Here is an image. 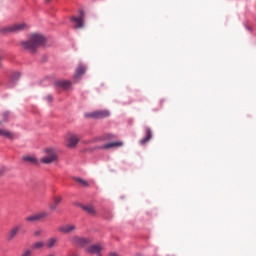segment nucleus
Listing matches in <instances>:
<instances>
[{"label":"nucleus","mask_w":256,"mask_h":256,"mask_svg":"<svg viewBox=\"0 0 256 256\" xmlns=\"http://www.w3.org/2000/svg\"><path fill=\"white\" fill-rule=\"evenodd\" d=\"M85 71H87L85 66H83V65L78 66V68L76 69L75 75H74L75 79H79V77H81V75H85Z\"/></svg>","instance_id":"18"},{"label":"nucleus","mask_w":256,"mask_h":256,"mask_svg":"<svg viewBox=\"0 0 256 256\" xmlns=\"http://www.w3.org/2000/svg\"><path fill=\"white\" fill-rule=\"evenodd\" d=\"M20 256H33V250L31 249H26L22 252Z\"/></svg>","instance_id":"24"},{"label":"nucleus","mask_w":256,"mask_h":256,"mask_svg":"<svg viewBox=\"0 0 256 256\" xmlns=\"http://www.w3.org/2000/svg\"><path fill=\"white\" fill-rule=\"evenodd\" d=\"M75 181L76 183L82 185V187H89V182H87L86 180H83L81 178H75Z\"/></svg>","instance_id":"23"},{"label":"nucleus","mask_w":256,"mask_h":256,"mask_svg":"<svg viewBox=\"0 0 256 256\" xmlns=\"http://www.w3.org/2000/svg\"><path fill=\"white\" fill-rule=\"evenodd\" d=\"M57 241H58V239L55 237L49 238L47 240L46 247L48 249H53V247H55V245H57Z\"/></svg>","instance_id":"19"},{"label":"nucleus","mask_w":256,"mask_h":256,"mask_svg":"<svg viewBox=\"0 0 256 256\" xmlns=\"http://www.w3.org/2000/svg\"><path fill=\"white\" fill-rule=\"evenodd\" d=\"M1 60H2V58L0 56V69H3V64L1 63Z\"/></svg>","instance_id":"29"},{"label":"nucleus","mask_w":256,"mask_h":256,"mask_svg":"<svg viewBox=\"0 0 256 256\" xmlns=\"http://www.w3.org/2000/svg\"><path fill=\"white\" fill-rule=\"evenodd\" d=\"M43 247H45V242L43 241H38V242H35L33 245H32V249H43Z\"/></svg>","instance_id":"22"},{"label":"nucleus","mask_w":256,"mask_h":256,"mask_svg":"<svg viewBox=\"0 0 256 256\" xmlns=\"http://www.w3.org/2000/svg\"><path fill=\"white\" fill-rule=\"evenodd\" d=\"M45 43H47L45 36L39 33H34L30 35L28 40L22 41L20 45L26 51H29V53L35 54L37 53V49H39V47H43Z\"/></svg>","instance_id":"1"},{"label":"nucleus","mask_w":256,"mask_h":256,"mask_svg":"<svg viewBox=\"0 0 256 256\" xmlns=\"http://www.w3.org/2000/svg\"><path fill=\"white\" fill-rule=\"evenodd\" d=\"M21 78V73L20 72H14L11 74L10 79L7 83L8 87L11 89V87H15L17 84V81Z\"/></svg>","instance_id":"11"},{"label":"nucleus","mask_w":256,"mask_h":256,"mask_svg":"<svg viewBox=\"0 0 256 256\" xmlns=\"http://www.w3.org/2000/svg\"><path fill=\"white\" fill-rule=\"evenodd\" d=\"M101 251H103V246L101 244L91 245L87 248V253H91L93 255H101Z\"/></svg>","instance_id":"12"},{"label":"nucleus","mask_w":256,"mask_h":256,"mask_svg":"<svg viewBox=\"0 0 256 256\" xmlns=\"http://www.w3.org/2000/svg\"><path fill=\"white\" fill-rule=\"evenodd\" d=\"M116 137L117 136H115V135H111V134L108 135V139H116Z\"/></svg>","instance_id":"28"},{"label":"nucleus","mask_w":256,"mask_h":256,"mask_svg":"<svg viewBox=\"0 0 256 256\" xmlns=\"http://www.w3.org/2000/svg\"><path fill=\"white\" fill-rule=\"evenodd\" d=\"M46 101H48V103H51V101H53V96H51L50 94L46 96Z\"/></svg>","instance_id":"26"},{"label":"nucleus","mask_w":256,"mask_h":256,"mask_svg":"<svg viewBox=\"0 0 256 256\" xmlns=\"http://www.w3.org/2000/svg\"><path fill=\"white\" fill-rule=\"evenodd\" d=\"M57 85L62 87V89H69L71 87V82L67 80L58 81Z\"/></svg>","instance_id":"21"},{"label":"nucleus","mask_w":256,"mask_h":256,"mask_svg":"<svg viewBox=\"0 0 256 256\" xmlns=\"http://www.w3.org/2000/svg\"><path fill=\"white\" fill-rule=\"evenodd\" d=\"M83 211H86L88 215H97V211L95 210V207L91 205H83L82 206Z\"/></svg>","instance_id":"17"},{"label":"nucleus","mask_w":256,"mask_h":256,"mask_svg":"<svg viewBox=\"0 0 256 256\" xmlns=\"http://www.w3.org/2000/svg\"><path fill=\"white\" fill-rule=\"evenodd\" d=\"M111 113L108 110H97L92 113L85 114V117H90L92 119H105L109 117Z\"/></svg>","instance_id":"6"},{"label":"nucleus","mask_w":256,"mask_h":256,"mask_svg":"<svg viewBox=\"0 0 256 256\" xmlns=\"http://www.w3.org/2000/svg\"><path fill=\"white\" fill-rule=\"evenodd\" d=\"M47 217H49V213L46 211H42L26 217L25 221H27L28 223H39V221H43V219H47Z\"/></svg>","instance_id":"4"},{"label":"nucleus","mask_w":256,"mask_h":256,"mask_svg":"<svg viewBox=\"0 0 256 256\" xmlns=\"http://www.w3.org/2000/svg\"><path fill=\"white\" fill-rule=\"evenodd\" d=\"M58 231L59 233L69 235V233H75V231H77V226L75 224H65L58 227Z\"/></svg>","instance_id":"7"},{"label":"nucleus","mask_w":256,"mask_h":256,"mask_svg":"<svg viewBox=\"0 0 256 256\" xmlns=\"http://www.w3.org/2000/svg\"><path fill=\"white\" fill-rule=\"evenodd\" d=\"M79 136L75 134H70L66 140V147L69 149H73L77 147V143H79Z\"/></svg>","instance_id":"9"},{"label":"nucleus","mask_w":256,"mask_h":256,"mask_svg":"<svg viewBox=\"0 0 256 256\" xmlns=\"http://www.w3.org/2000/svg\"><path fill=\"white\" fill-rule=\"evenodd\" d=\"M70 241L76 247H86V245H89L91 243V240L79 236H72L70 238Z\"/></svg>","instance_id":"5"},{"label":"nucleus","mask_w":256,"mask_h":256,"mask_svg":"<svg viewBox=\"0 0 256 256\" xmlns=\"http://www.w3.org/2000/svg\"><path fill=\"white\" fill-rule=\"evenodd\" d=\"M21 229H23V224L14 225L11 228V230L8 232L7 239L9 241H13V239H15V237H17V234L19 233V231H21Z\"/></svg>","instance_id":"8"},{"label":"nucleus","mask_w":256,"mask_h":256,"mask_svg":"<svg viewBox=\"0 0 256 256\" xmlns=\"http://www.w3.org/2000/svg\"><path fill=\"white\" fill-rule=\"evenodd\" d=\"M59 161V156L54 148L44 149V156L40 159V163L43 165H51L52 163H57Z\"/></svg>","instance_id":"2"},{"label":"nucleus","mask_w":256,"mask_h":256,"mask_svg":"<svg viewBox=\"0 0 256 256\" xmlns=\"http://www.w3.org/2000/svg\"><path fill=\"white\" fill-rule=\"evenodd\" d=\"M23 161H25L26 163H30L31 165H37L38 163L37 158L33 156H24Z\"/></svg>","instance_id":"20"},{"label":"nucleus","mask_w":256,"mask_h":256,"mask_svg":"<svg viewBox=\"0 0 256 256\" xmlns=\"http://www.w3.org/2000/svg\"><path fill=\"white\" fill-rule=\"evenodd\" d=\"M29 25L25 22L15 23L2 29L3 33H21L27 31Z\"/></svg>","instance_id":"3"},{"label":"nucleus","mask_w":256,"mask_h":256,"mask_svg":"<svg viewBox=\"0 0 256 256\" xmlns=\"http://www.w3.org/2000/svg\"><path fill=\"white\" fill-rule=\"evenodd\" d=\"M83 19H85V13L83 10H80L79 17H72L73 23H75V29L83 28Z\"/></svg>","instance_id":"10"},{"label":"nucleus","mask_w":256,"mask_h":256,"mask_svg":"<svg viewBox=\"0 0 256 256\" xmlns=\"http://www.w3.org/2000/svg\"><path fill=\"white\" fill-rule=\"evenodd\" d=\"M113 147H123V142H110L100 147V149H113Z\"/></svg>","instance_id":"16"},{"label":"nucleus","mask_w":256,"mask_h":256,"mask_svg":"<svg viewBox=\"0 0 256 256\" xmlns=\"http://www.w3.org/2000/svg\"><path fill=\"white\" fill-rule=\"evenodd\" d=\"M34 235H35L36 237H39V235H41V230L35 231V232H34Z\"/></svg>","instance_id":"27"},{"label":"nucleus","mask_w":256,"mask_h":256,"mask_svg":"<svg viewBox=\"0 0 256 256\" xmlns=\"http://www.w3.org/2000/svg\"><path fill=\"white\" fill-rule=\"evenodd\" d=\"M5 173H7V168H5V167L0 168V177H3V175H5Z\"/></svg>","instance_id":"25"},{"label":"nucleus","mask_w":256,"mask_h":256,"mask_svg":"<svg viewBox=\"0 0 256 256\" xmlns=\"http://www.w3.org/2000/svg\"><path fill=\"white\" fill-rule=\"evenodd\" d=\"M47 1V3H49V1H51V0H46Z\"/></svg>","instance_id":"30"},{"label":"nucleus","mask_w":256,"mask_h":256,"mask_svg":"<svg viewBox=\"0 0 256 256\" xmlns=\"http://www.w3.org/2000/svg\"><path fill=\"white\" fill-rule=\"evenodd\" d=\"M0 137H4V139H15V133L11 132L10 130H7L5 128H0Z\"/></svg>","instance_id":"13"},{"label":"nucleus","mask_w":256,"mask_h":256,"mask_svg":"<svg viewBox=\"0 0 256 256\" xmlns=\"http://www.w3.org/2000/svg\"><path fill=\"white\" fill-rule=\"evenodd\" d=\"M63 201V198L61 196H55L53 198V203L49 204V209L51 211H57V207H59V203Z\"/></svg>","instance_id":"14"},{"label":"nucleus","mask_w":256,"mask_h":256,"mask_svg":"<svg viewBox=\"0 0 256 256\" xmlns=\"http://www.w3.org/2000/svg\"><path fill=\"white\" fill-rule=\"evenodd\" d=\"M97 256H101V254H98Z\"/></svg>","instance_id":"31"},{"label":"nucleus","mask_w":256,"mask_h":256,"mask_svg":"<svg viewBox=\"0 0 256 256\" xmlns=\"http://www.w3.org/2000/svg\"><path fill=\"white\" fill-rule=\"evenodd\" d=\"M151 137H153V133L151 132V128H146V137L142 138L139 143L140 145H145L151 141Z\"/></svg>","instance_id":"15"}]
</instances>
